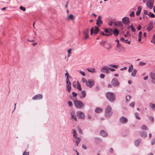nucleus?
<instances>
[{
    "label": "nucleus",
    "mask_w": 155,
    "mask_h": 155,
    "mask_svg": "<svg viewBox=\"0 0 155 155\" xmlns=\"http://www.w3.org/2000/svg\"><path fill=\"white\" fill-rule=\"evenodd\" d=\"M71 115V117L72 119H73L75 121H77V118L75 114V112L74 111H72L70 113Z\"/></svg>",
    "instance_id": "2eb2a0df"
},
{
    "label": "nucleus",
    "mask_w": 155,
    "mask_h": 155,
    "mask_svg": "<svg viewBox=\"0 0 155 155\" xmlns=\"http://www.w3.org/2000/svg\"><path fill=\"white\" fill-rule=\"evenodd\" d=\"M94 82L93 80H89L87 81L86 85L89 87H91L94 85Z\"/></svg>",
    "instance_id": "1a4fd4ad"
},
{
    "label": "nucleus",
    "mask_w": 155,
    "mask_h": 155,
    "mask_svg": "<svg viewBox=\"0 0 155 155\" xmlns=\"http://www.w3.org/2000/svg\"><path fill=\"white\" fill-rule=\"evenodd\" d=\"M74 18V15H73L71 14L68 16V19H73Z\"/></svg>",
    "instance_id": "7c9ffc66"
},
{
    "label": "nucleus",
    "mask_w": 155,
    "mask_h": 155,
    "mask_svg": "<svg viewBox=\"0 0 155 155\" xmlns=\"http://www.w3.org/2000/svg\"><path fill=\"white\" fill-rule=\"evenodd\" d=\"M133 69V66L131 64L130 66L129 67L128 71L129 72H130L132 71Z\"/></svg>",
    "instance_id": "e433bc0d"
},
{
    "label": "nucleus",
    "mask_w": 155,
    "mask_h": 155,
    "mask_svg": "<svg viewBox=\"0 0 155 155\" xmlns=\"http://www.w3.org/2000/svg\"><path fill=\"white\" fill-rule=\"evenodd\" d=\"M140 134L142 137L144 138L146 137L147 136V134L146 132L144 131L140 132Z\"/></svg>",
    "instance_id": "aec40b11"
},
{
    "label": "nucleus",
    "mask_w": 155,
    "mask_h": 155,
    "mask_svg": "<svg viewBox=\"0 0 155 155\" xmlns=\"http://www.w3.org/2000/svg\"><path fill=\"white\" fill-rule=\"evenodd\" d=\"M77 89L79 91H81V88L80 84L78 82V84H77Z\"/></svg>",
    "instance_id": "473e14b6"
},
{
    "label": "nucleus",
    "mask_w": 155,
    "mask_h": 155,
    "mask_svg": "<svg viewBox=\"0 0 155 155\" xmlns=\"http://www.w3.org/2000/svg\"><path fill=\"white\" fill-rule=\"evenodd\" d=\"M141 129L142 130H147V128L146 126L144 125H143L141 127Z\"/></svg>",
    "instance_id": "4c0bfd02"
},
{
    "label": "nucleus",
    "mask_w": 155,
    "mask_h": 155,
    "mask_svg": "<svg viewBox=\"0 0 155 155\" xmlns=\"http://www.w3.org/2000/svg\"><path fill=\"white\" fill-rule=\"evenodd\" d=\"M89 31V29L87 28L83 31V34L84 36L85 39H86L88 37V33Z\"/></svg>",
    "instance_id": "ddd939ff"
},
{
    "label": "nucleus",
    "mask_w": 155,
    "mask_h": 155,
    "mask_svg": "<svg viewBox=\"0 0 155 155\" xmlns=\"http://www.w3.org/2000/svg\"><path fill=\"white\" fill-rule=\"evenodd\" d=\"M144 13L145 14L147 15H148V12L147 10H144Z\"/></svg>",
    "instance_id": "774afa93"
},
{
    "label": "nucleus",
    "mask_w": 155,
    "mask_h": 155,
    "mask_svg": "<svg viewBox=\"0 0 155 155\" xmlns=\"http://www.w3.org/2000/svg\"><path fill=\"white\" fill-rule=\"evenodd\" d=\"M119 33V31L118 30L117 28H115L113 31V34L115 36H117Z\"/></svg>",
    "instance_id": "f3484780"
},
{
    "label": "nucleus",
    "mask_w": 155,
    "mask_h": 155,
    "mask_svg": "<svg viewBox=\"0 0 155 155\" xmlns=\"http://www.w3.org/2000/svg\"><path fill=\"white\" fill-rule=\"evenodd\" d=\"M122 21L124 24L125 25H128L130 23V19L127 17H124L122 19Z\"/></svg>",
    "instance_id": "9d476101"
},
{
    "label": "nucleus",
    "mask_w": 155,
    "mask_h": 155,
    "mask_svg": "<svg viewBox=\"0 0 155 155\" xmlns=\"http://www.w3.org/2000/svg\"><path fill=\"white\" fill-rule=\"evenodd\" d=\"M150 77L152 79V80H154L155 81V73H154L151 72L150 73Z\"/></svg>",
    "instance_id": "b1692460"
},
{
    "label": "nucleus",
    "mask_w": 155,
    "mask_h": 155,
    "mask_svg": "<svg viewBox=\"0 0 155 155\" xmlns=\"http://www.w3.org/2000/svg\"><path fill=\"white\" fill-rule=\"evenodd\" d=\"M20 9L21 10H22V11H25V10H26V8H25V7H23L22 6H20Z\"/></svg>",
    "instance_id": "79ce46f5"
},
{
    "label": "nucleus",
    "mask_w": 155,
    "mask_h": 155,
    "mask_svg": "<svg viewBox=\"0 0 155 155\" xmlns=\"http://www.w3.org/2000/svg\"><path fill=\"white\" fill-rule=\"evenodd\" d=\"M94 28L95 29H94V33L95 35H96L99 31L100 29L97 27L96 26H95Z\"/></svg>",
    "instance_id": "412c9836"
},
{
    "label": "nucleus",
    "mask_w": 155,
    "mask_h": 155,
    "mask_svg": "<svg viewBox=\"0 0 155 155\" xmlns=\"http://www.w3.org/2000/svg\"><path fill=\"white\" fill-rule=\"evenodd\" d=\"M139 64L140 66H143L146 64V63L145 62H143L142 61H140V62Z\"/></svg>",
    "instance_id": "37998d69"
},
{
    "label": "nucleus",
    "mask_w": 155,
    "mask_h": 155,
    "mask_svg": "<svg viewBox=\"0 0 155 155\" xmlns=\"http://www.w3.org/2000/svg\"><path fill=\"white\" fill-rule=\"evenodd\" d=\"M135 116L136 118L137 119L140 120V118L139 117V114L138 113H137V112L135 113Z\"/></svg>",
    "instance_id": "2f4dec72"
},
{
    "label": "nucleus",
    "mask_w": 155,
    "mask_h": 155,
    "mask_svg": "<svg viewBox=\"0 0 155 155\" xmlns=\"http://www.w3.org/2000/svg\"><path fill=\"white\" fill-rule=\"evenodd\" d=\"M43 97V96L42 94H36L33 97L32 99L33 100H39L42 99Z\"/></svg>",
    "instance_id": "423d86ee"
},
{
    "label": "nucleus",
    "mask_w": 155,
    "mask_h": 155,
    "mask_svg": "<svg viewBox=\"0 0 155 155\" xmlns=\"http://www.w3.org/2000/svg\"><path fill=\"white\" fill-rule=\"evenodd\" d=\"M130 16L131 17H133L134 16V12L132 11L130 14Z\"/></svg>",
    "instance_id": "49530a36"
},
{
    "label": "nucleus",
    "mask_w": 155,
    "mask_h": 155,
    "mask_svg": "<svg viewBox=\"0 0 155 155\" xmlns=\"http://www.w3.org/2000/svg\"><path fill=\"white\" fill-rule=\"evenodd\" d=\"M66 87H67L68 88V90L69 92H70L71 89V83H69V84L68 83L66 84Z\"/></svg>",
    "instance_id": "393cba45"
},
{
    "label": "nucleus",
    "mask_w": 155,
    "mask_h": 155,
    "mask_svg": "<svg viewBox=\"0 0 155 155\" xmlns=\"http://www.w3.org/2000/svg\"><path fill=\"white\" fill-rule=\"evenodd\" d=\"M77 139V140H76V143H79L81 141V139L79 137H78L77 138H76Z\"/></svg>",
    "instance_id": "a19ab883"
},
{
    "label": "nucleus",
    "mask_w": 155,
    "mask_h": 155,
    "mask_svg": "<svg viewBox=\"0 0 155 155\" xmlns=\"http://www.w3.org/2000/svg\"><path fill=\"white\" fill-rule=\"evenodd\" d=\"M109 70H110L112 71H115V70L114 68L109 67Z\"/></svg>",
    "instance_id": "680f3d73"
},
{
    "label": "nucleus",
    "mask_w": 155,
    "mask_h": 155,
    "mask_svg": "<svg viewBox=\"0 0 155 155\" xmlns=\"http://www.w3.org/2000/svg\"><path fill=\"white\" fill-rule=\"evenodd\" d=\"M101 15L98 17L97 19V20L96 24L98 26H100V25L103 23V21L101 20Z\"/></svg>",
    "instance_id": "f8f14e48"
},
{
    "label": "nucleus",
    "mask_w": 155,
    "mask_h": 155,
    "mask_svg": "<svg viewBox=\"0 0 155 155\" xmlns=\"http://www.w3.org/2000/svg\"><path fill=\"white\" fill-rule=\"evenodd\" d=\"M106 95L107 99L110 102H113L115 101L116 96L114 93L108 92Z\"/></svg>",
    "instance_id": "f03ea898"
},
{
    "label": "nucleus",
    "mask_w": 155,
    "mask_h": 155,
    "mask_svg": "<svg viewBox=\"0 0 155 155\" xmlns=\"http://www.w3.org/2000/svg\"><path fill=\"white\" fill-rule=\"evenodd\" d=\"M113 24L114 25L116 26H119V27L122 26L123 24L121 21H117L116 22H114Z\"/></svg>",
    "instance_id": "4468645a"
},
{
    "label": "nucleus",
    "mask_w": 155,
    "mask_h": 155,
    "mask_svg": "<svg viewBox=\"0 0 155 155\" xmlns=\"http://www.w3.org/2000/svg\"><path fill=\"white\" fill-rule=\"evenodd\" d=\"M148 15L152 18H154L155 17V15L151 12H149Z\"/></svg>",
    "instance_id": "58836bf2"
},
{
    "label": "nucleus",
    "mask_w": 155,
    "mask_h": 155,
    "mask_svg": "<svg viewBox=\"0 0 155 155\" xmlns=\"http://www.w3.org/2000/svg\"><path fill=\"white\" fill-rule=\"evenodd\" d=\"M94 28L92 27L91 30V35H92L94 33Z\"/></svg>",
    "instance_id": "09e8293b"
},
{
    "label": "nucleus",
    "mask_w": 155,
    "mask_h": 155,
    "mask_svg": "<svg viewBox=\"0 0 155 155\" xmlns=\"http://www.w3.org/2000/svg\"><path fill=\"white\" fill-rule=\"evenodd\" d=\"M119 120L121 123L124 124L127 122L128 120L125 117L123 116L120 118Z\"/></svg>",
    "instance_id": "6e6552de"
},
{
    "label": "nucleus",
    "mask_w": 155,
    "mask_h": 155,
    "mask_svg": "<svg viewBox=\"0 0 155 155\" xmlns=\"http://www.w3.org/2000/svg\"><path fill=\"white\" fill-rule=\"evenodd\" d=\"M80 73L83 76H85V74L84 73V72L82 71H80Z\"/></svg>",
    "instance_id": "5fc2aeb1"
},
{
    "label": "nucleus",
    "mask_w": 155,
    "mask_h": 155,
    "mask_svg": "<svg viewBox=\"0 0 155 155\" xmlns=\"http://www.w3.org/2000/svg\"><path fill=\"white\" fill-rule=\"evenodd\" d=\"M105 75L104 74H100V77L101 78H104Z\"/></svg>",
    "instance_id": "6e6d98bb"
},
{
    "label": "nucleus",
    "mask_w": 155,
    "mask_h": 155,
    "mask_svg": "<svg viewBox=\"0 0 155 155\" xmlns=\"http://www.w3.org/2000/svg\"><path fill=\"white\" fill-rule=\"evenodd\" d=\"M135 104V102L133 101L130 104V106L134 108Z\"/></svg>",
    "instance_id": "c9c22d12"
},
{
    "label": "nucleus",
    "mask_w": 155,
    "mask_h": 155,
    "mask_svg": "<svg viewBox=\"0 0 155 155\" xmlns=\"http://www.w3.org/2000/svg\"><path fill=\"white\" fill-rule=\"evenodd\" d=\"M78 131L79 133L80 134H82L83 132H82V130L79 127H78Z\"/></svg>",
    "instance_id": "c03bdc74"
},
{
    "label": "nucleus",
    "mask_w": 155,
    "mask_h": 155,
    "mask_svg": "<svg viewBox=\"0 0 155 155\" xmlns=\"http://www.w3.org/2000/svg\"><path fill=\"white\" fill-rule=\"evenodd\" d=\"M149 118L150 120L152 122H153L154 121V119L152 117L150 116L149 117Z\"/></svg>",
    "instance_id": "de8ad7c7"
},
{
    "label": "nucleus",
    "mask_w": 155,
    "mask_h": 155,
    "mask_svg": "<svg viewBox=\"0 0 155 155\" xmlns=\"http://www.w3.org/2000/svg\"><path fill=\"white\" fill-rule=\"evenodd\" d=\"M155 143V139H153L151 141V144L153 145Z\"/></svg>",
    "instance_id": "864d4df0"
},
{
    "label": "nucleus",
    "mask_w": 155,
    "mask_h": 155,
    "mask_svg": "<svg viewBox=\"0 0 155 155\" xmlns=\"http://www.w3.org/2000/svg\"><path fill=\"white\" fill-rule=\"evenodd\" d=\"M82 81L84 83H86V84H87V80L86 79H85L84 78H82Z\"/></svg>",
    "instance_id": "603ef678"
},
{
    "label": "nucleus",
    "mask_w": 155,
    "mask_h": 155,
    "mask_svg": "<svg viewBox=\"0 0 155 155\" xmlns=\"http://www.w3.org/2000/svg\"><path fill=\"white\" fill-rule=\"evenodd\" d=\"M95 112L97 113H99L103 111V109L99 107H97L95 109Z\"/></svg>",
    "instance_id": "6ab92c4d"
},
{
    "label": "nucleus",
    "mask_w": 155,
    "mask_h": 155,
    "mask_svg": "<svg viewBox=\"0 0 155 155\" xmlns=\"http://www.w3.org/2000/svg\"><path fill=\"white\" fill-rule=\"evenodd\" d=\"M81 95L80 96L81 98H84L86 95V92L85 91H82L81 92Z\"/></svg>",
    "instance_id": "5701e85b"
},
{
    "label": "nucleus",
    "mask_w": 155,
    "mask_h": 155,
    "mask_svg": "<svg viewBox=\"0 0 155 155\" xmlns=\"http://www.w3.org/2000/svg\"><path fill=\"white\" fill-rule=\"evenodd\" d=\"M104 31L105 33H108V29L105 28L104 29Z\"/></svg>",
    "instance_id": "bf43d9fd"
},
{
    "label": "nucleus",
    "mask_w": 155,
    "mask_h": 155,
    "mask_svg": "<svg viewBox=\"0 0 155 155\" xmlns=\"http://www.w3.org/2000/svg\"><path fill=\"white\" fill-rule=\"evenodd\" d=\"M87 70L88 72H91V73H94L95 72V69L94 68H93L92 69H89V68H87Z\"/></svg>",
    "instance_id": "cd10ccee"
},
{
    "label": "nucleus",
    "mask_w": 155,
    "mask_h": 155,
    "mask_svg": "<svg viewBox=\"0 0 155 155\" xmlns=\"http://www.w3.org/2000/svg\"><path fill=\"white\" fill-rule=\"evenodd\" d=\"M131 97L129 95H127L126 96V102H128L129 101V100L131 98Z\"/></svg>",
    "instance_id": "c756f323"
},
{
    "label": "nucleus",
    "mask_w": 155,
    "mask_h": 155,
    "mask_svg": "<svg viewBox=\"0 0 155 155\" xmlns=\"http://www.w3.org/2000/svg\"><path fill=\"white\" fill-rule=\"evenodd\" d=\"M75 107L81 109L84 106L83 102L79 100H76L74 102Z\"/></svg>",
    "instance_id": "7ed1b4c3"
},
{
    "label": "nucleus",
    "mask_w": 155,
    "mask_h": 155,
    "mask_svg": "<svg viewBox=\"0 0 155 155\" xmlns=\"http://www.w3.org/2000/svg\"><path fill=\"white\" fill-rule=\"evenodd\" d=\"M140 11H137V12H136V14L137 15H140Z\"/></svg>",
    "instance_id": "69168bd1"
},
{
    "label": "nucleus",
    "mask_w": 155,
    "mask_h": 155,
    "mask_svg": "<svg viewBox=\"0 0 155 155\" xmlns=\"http://www.w3.org/2000/svg\"><path fill=\"white\" fill-rule=\"evenodd\" d=\"M109 67H103L101 70V71L102 72L106 74L109 73Z\"/></svg>",
    "instance_id": "9b49d317"
},
{
    "label": "nucleus",
    "mask_w": 155,
    "mask_h": 155,
    "mask_svg": "<svg viewBox=\"0 0 155 155\" xmlns=\"http://www.w3.org/2000/svg\"><path fill=\"white\" fill-rule=\"evenodd\" d=\"M101 136L103 137H106L107 136V134L104 130H101L100 133Z\"/></svg>",
    "instance_id": "4be33fe9"
},
{
    "label": "nucleus",
    "mask_w": 155,
    "mask_h": 155,
    "mask_svg": "<svg viewBox=\"0 0 155 155\" xmlns=\"http://www.w3.org/2000/svg\"><path fill=\"white\" fill-rule=\"evenodd\" d=\"M73 134V137L74 138H77V135L78 134L75 130L74 129H73L72 130Z\"/></svg>",
    "instance_id": "a878e982"
},
{
    "label": "nucleus",
    "mask_w": 155,
    "mask_h": 155,
    "mask_svg": "<svg viewBox=\"0 0 155 155\" xmlns=\"http://www.w3.org/2000/svg\"><path fill=\"white\" fill-rule=\"evenodd\" d=\"M111 83L113 86L114 87H117L119 85V83L116 78L113 79Z\"/></svg>",
    "instance_id": "39448f33"
},
{
    "label": "nucleus",
    "mask_w": 155,
    "mask_h": 155,
    "mask_svg": "<svg viewBox=\"0 0 155 155\" xmlns=\"http://www.w3.org/2000/svg\"><path fill=\"white\" fill-rule=\"evenodd\" d=\"M29 153L28 152H24L23 154V155H29Z\"/></svg>",
    "instance_id": "3c124183"
},
{
    "label": "nucleus",
    "mask_w": 155,
    "mask_h": 155,
    "mask_svg": "<svg viewBox=\"0 0 155 155\" xmlns=\"http://www.w3.org/2000/svg\"><path fill=\"white\" fill-rule=\"evenodd\" d=\"M113 29L111 28H108V33L112 35L113 33Z\"/></svg>",
    "instance_id": "72a5a7b5"
},
{
    "label": "nucleus",
    "mask_w": 155,
    "mask_h": 155,
    "mask_svg": "<svg viewBox=\"0 0 155 155\" xmlns=\"http://www.w3.org/2000/svg\"><path fill=\"white\" fill-rule=\"evenodd\" d=\"M141 142V140L140 139H137L134 142V144L135 146L138 147Z\"/></svg>",
    "instance_id": "a211bd4d"
},
{
    "label": "nucleus",
    "mask_w": 155,
    "mask_h": 155,
    "mask_svg": "<svg viewBox=\"0 0 155 155\" xmlns=\"http://www.w3.org/2000/svg\"><path fill=\"white\" fill-rule=\"evenodd\" d=\"M68 104L69 106H72L73 105L72 103L70 101L68 102Z\"/></svg>",
    "instance_id": "052dcab7"
},
{
    "label": "nucleus",
    "mask_w": 155,
    "mask_h": 155,
    "mask_svg": "<svg viewBox=\"0 0 155 155\" xmlns=\"http://www.w3.org/2000/svg\"><path fill=\"white\" fill-rule=\"evenodd\" d=\"M109 153H113V150L112 148H110L109 151Z\"/></svg>",
    "instance_id": "13d9d810"
},
{
    "label": "nucleus",
    "mask_w": 155,
    "mask_h": 155,
    "mask_svg": "<svg viewBox=\"0 0 155 155\" xmlns=\"http://www.w3.org/2000/svg\"><path fill=\"white\" fill-rule=\"evenodd\" d=\"M153 0H149L146 3L147 7L150 9H151L153 6Z\"/></svg>",
    "instance_id": "20e7f679"
},
{
    "label": "nucleus",
    "mask_w": 155,
    "mask_h": 155,
    "mask_svg": "<svg viewBox=\"0 0 155 155\" xmlns=\"http://www.w3.org/2000/svg\"><path fill=\"white\" fill-rule=\"evenodd\" d=\"M141 26L140 25H138V27L137 28V29L138 31H139L141 29Z\"/></svg>",
    "instance_id": "4d7b16f0"
},
{
    "label": "nucleus",
    "mask_w": 155,
    "mask_h": 155,
    "mask_svg": "<svg viewBox=\"0 0 155 155\" xmlns=\"http://www.w3.org/2000/svg\"><path fill=\"white\" fill-rule=\"evenodd\" d=\"M150 106L152 110H155V105L154 104L151 103L150 104Z\"/></svg>",
    "instance_id": "bb28decb"
},
{
    "label": "nucleus",
    "mask_w": 155,
    "mask_h": 155,
    "mask_svg": "<svg viewBox=\"0 0 155 155\" xmlns=\"http://www.w3.org/2000/svg\"><path fill=\"white\" fill-rule=\"evenodd\" d=\"M113 113L111 107L109 105H107L105 108L104 115L107 118L110 117Z\"/></svg>",
    "instance_id": "f257e3e1"
},
{
    "label": "nucleus",
    "mask_w": 155,
    "mask_h": 155,
    "mask_svg": "<svg viewBox=\"0 0 155 155\" xmlns=\"http://www.w3.org/2000/svg\"><path fill=\"white\" fill-rule=\"evenodd\" d=\"M142 34V33L141 31H140L139 33V37H141Z\"/></svg>",
    "instance_id": "0e129e2a"
},
{
    "label": "nucleus",
    "mask_w": 155,
    "mask_h": 155,
    "mask_svg": "<svg viewBox=\"0 0 155 155\" xmlns=\"http://www.w3.org/2000/svg\"><path fill=\"white\" fill-rule=\"evenodd\" d=\"M72 95L74 97H76L77 95V94L76 93L73 92L72 93Z\"/></svg>",
    "instance_id": "a18cd8bd"
},
{
    "label": "nucleus",
    "mask_w": 155,
    "mask_h": 155,
    "mask_svg": "<svg viewBox=\"0 0 155 155\" xmlns=\"http://www.w3.org/2000/svg\"><path fill=\"white\" fill-rule=\"evenodd\" d=\"M148 76H146L143 77V79L144 80H146L148 79Z\"/></svg>",
    "instance_id": "338daca9"
},
{
    "label": "nucleus",
    "mask_w": 155,
    "mask_h": 155,
    "mask_svg": "<svg viewBox=\"0 0 155 155\" xmlns=\"http://www.w3.org/2000/svg\"><path fill=\"white\" fill-rule=\"evenodd\" d=\"M153 28V24L151 23H150L148 25L147 30L149 31L151 30Z\"/></svg>",
    "instance_id": "dca6fc26"
},
{
    "label": "nucleus",
    "mask_w": 155,
    "mask_h": 155,
    "mask_svg": "<svg viewBox=\"0 0 155 155\" xmlns=\"http://www.w3.org/2000/svg\"><path fill=\"white\" fill-rule=\"evenodd\" d=\"M130 27L131 28V29L132 31L133 32H135L136 31V29L134 28V27L132 25H131L130 26Z\"/></svg>",
    "instance_id": "ea45409f"
},
{
    "label": "nucleus",
    "mask_w": 155,
    "mask_h": 155,
    "mask_svg": "<svg viewBox=\"0 0 155 155\" xmlns=\"http://www.w3.org/2000/svg\"><path fill=\"white\" fill-rule=\"evenodd\" d=\"M127 69V67H124L123 68H121L120 69V70L121 71H123L124 70H126Z\"/></svg>",
    "instance_id": "e2e57ef3"
},
{
    "label": "nucleus",
    "mask_w": 155,
    "mask_h": 155,
    "mask_svg": "<svg viewBox=\"0 0 155 155\" xmlns=\"http://www.w3.org/2000/svg\"><path fill=\"white\" fill-rule=\"evenodd\" d=\"M137 71L136 70L134 69L131 73V75L133 77H135L136 75V74Z\"/></svg>",
    "instance_id": "c85d7f7f"
},
{
    "label": "nucleus",
    "mask_w": 155,
    "mask_h": 155,
    "mask_svg": "<svg viewBox=\"0 0 155 155\" xmlns=\"http://www.w3.org/2000/svg\"><path fill=\"white\" fill-rule=\"evenodd\" d=\"M77 115L79 119H84L85 117V115L83 112L81 111H78L77 112Z\"/></svg>",
    "instance_id": "0eeeda50"
},
{
    "label": "nucleus",
    "mask_w": 155,
    "mask_h": 155,
    "mask_svg": "<svg viewBox=\"0 0 155 155\" xmlns=\"http://www.w3.org/2000/svg\"><path fill=\"white\" fill-rule=\"evenodd\" d=\"M109 66H110L112 67H113L115 68H117L118 67V65L113 64H109Z\"/></svg>",
    "instance_id": "f704fd0d"
},
{
    "label": "nucleus",
    "mask_w": 155,
    "mask_h": 155,
    "mask_svg": "<svg viewBox=\"0 0 155 155\" xmlns=\"http://www.w3.org/2000/svg\"><path fill=\"white\" fill-rule=\"evenodd\" d=\"M66 71L67 72L65 74V77H66V78H67V77L68 78L69 74L67 70H66Z\"/></svg>",
    "instance_id": "8fccbe9b"
}]
</instances>
